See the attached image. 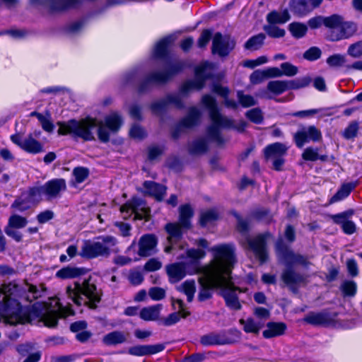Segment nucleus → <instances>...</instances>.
Listing matches in <instances>:
<instances>
[{"instance_id":"1","label":"nucleus","mask_w":362,"mask_h":362,"mask_svg":"<svg viewBox=\"0 0 362 362\" xmlns=\"http://www.w3.org/2000/svg\"><path fill=\"white\" fill-rule=\"evenodd\" d=\"M213 259L202 267L198 281L200 288L198 299L204 301L211 298L212 290H219L226 305L232 309L240 308L237 293L241 291L231 282V271L235 263L234 247L230 245H219L211 249Z\"/></svg>"},{"instance_id":"2","label":"nucleus","mask_w":362,"mask_h":362,"mask_svg":"<svg viewBox=\"0 0 362 362\" xmlns=\"http://www.w3.org/2000/svg\"><path fill=\"white\" fill-rule=\"evenodd\" d=\"M1 294L4 295V300L0 303V320L6 324H24L35 316L40 317L47 327H51L57 324L59 317L73 315L72 310L63 307L56 297L49 299V302L34 304L32 310L28 311L19 302L20 289L14 283L0 286Z\"/></svg>"},{"instance_id":"3","label":"nucleus","mask_w":362,"mask_h":362,"mask_svg":"<svg viewBox=\"0 0 362 362\" xmlns=\"http://www.w3.org/2000/svg\"><path fill=\"white\" fill-rule=\"evenodd\" d=\"M122 124V119L119 115L114 113L105 119V123L98 122L95 119L86 118L79 121L71 120L67 123H59L58 132L59 134H72L84 140H93L95 139V129L98 130V136L100 141L105 142L109 140L110 133L117 132Z\"/></svg>"},{"instance_id":"4","label":"nucleus","mask_w":362,"mask_h":362,"mask_svg":"<svg viewBox=\"0 0 362 362\" xmlns=\"http://www.w3.org/2000/svg\"><path fill=\"white\" fill-rule=\"evenodd\" d=\"M66 188V181L64 179L51 180L41 187L31 189L28 194H25L17 199L12 204V207L19 211L26 210L31 204L39 202L42 195L45 196L47 199L56 198L62 192L65 191Z\"/></svg>"},{"instance_id":"5","label":"nucleus","mask_w":362,"mask_h":362,"mask_svg":"<svg viewBox=\"0 0 362 362\" xmlns=\"http://www.w3.org/2000/svg\"><path fill=\"white\" fill-rule=\"evenodd\" d=\"M202 103L209 111L211 124L208 129V136L212 140L221 144V130L223 128H233L239 132L243 131L247 127V123L240 121L238 124L222 116L218 111L216 100L210 95H204L202 98Z\"/></svg>"},{"instance_id":"6","label":"nucleus","mask_w":362,"mask_h":362,"mask_svg":"<svg viewBox=\"0 0 362 362\" xmlns=\"http://www.w3.org/2000/svg\"><path fill=\"white\" fill-rule=\"evenodd\" d=\"M66 294L77 305H88L90 308H95L96 303L100 301V296L96 286L90 280H85L81 284L74 282L66 287Z\"/></svg>"},{"instance_id":"7","label":"nucleus","mask_w":362,"mask_h":362,"mask_svg":"<svg viewBox=\"0 0 362 362\" xmlns=\"http://www.w3.org/2000/svg\"><path fill=\"white\" fill-rule=\"evenodd\" d=\"M192 216L193 210L189 204L180 206L179 221L177 223H170L165 226V230L168 233L167 240L170 245L164 248L165 252L170 253L176 248V244L182 235V230L190 227V221Z\"/></svg>"},{"instance_id":"8","label":"nucleus","mask_w":362,"mask_h":362,"mask_svg":"<svg viewBox=\"0 0 362 362\" xmlns=\"http://www.w3.org/2000/svg\"><path fill=\"white\" fill-rule=\"evenodd\" d=\"M329 40L337 42L349 39L355 35L358 31V25L353 21H345L344 18L337 14L329 16L327 21Z\"/></svg>"},{"instance_id":"9","label":"nucleus","mask_w":362,"mask_h":362,"mask_svg":"<svg viewBox=\"0 0 362 362\" xmlns=\"http://www.w3.org/2000/svg\"><path fill=\"white\" fill-rule=\"evenodd\" d=\"M116 243L117 240L112 236H102L94 241H86L81 247V255L90 259L107 257Z\"/></svg>"},{"instance_id":"10","label":"nucleus","mask_w":362,"mask_h":362,"mask_svg":"<svg viewBox=\"0 0 362 362\" xmlns=\"http://www.w3.org/2000/svg\"><path fill=\"white\" fill-rule=\"evenodd\" d=\"M202 267L197 262H177L168 265L166 272L170 281L176 283L182 279L187 274L193 275L199 273Z\"/></svg>"},{"instance_id":"11","label":"nucleus","mask_w":362,"mask_h":362,"mask_svg":"<svg viewBox=\"0 0 362 362\" xmlns=\"http://www.w3.org/2000/svg\"><path fill=\"white\" fill-rule=\"evenodd\" d=\"M120 211L124 218L134 214V219L148 220L150 210L146 203L141 199L133 198L132 200L120 207Z\"/></svg>"},{"instance_id":"12","label":"nucleus","mask_w":362,"mask_h":362,"mask_svg":"<svg viewBox=\"0 0 362 362\" xmlns=\"http://www.w3.org/2000/svg\"><path fill=\"white\" fill-rule=\"evenodd\" d=\"M213 66L208 62H204L195 69V80L185 83L181 89V93L185 94L192 89H200L204 86L205 78L210 76Z\"/></svg>"},{"instance_id":"13","label":"nucleus","mask_w":362,"mask_h":362,"mask_svg":"<svg viewBox=\"0 0 362 362\" xmlns=\"http://www.w3.org/2000/svg\"><path fill=\"white\" fill-rule=\"evenodd\" d=\"M288 147L281 143H274L264 148V155L267 160L272 161L275 170H281L284 163L283 157L286 155Z\"/></svg>"},{"instance_id":"14","label":"nucleus","mask_w":362,"mask_h":362,"mask_svg":"<svg viewBox=\"0 0 362 362\" xmlns=\"http://www.w3.org/2000/svg\"><path fill=\"white\" fill-rule=\"evenodd\" d=\"M321 138L320 131L314 126L303 127L294 134V141L299 148L310 141H318Z\"/></svg>"},{"instance_id":"15","label":"nucleus","mask_w":362,"mask_h":362,"mask_svg":"<svg viewBox=\"0 0 362 362\" xmlns=\"http://www.w3.org/2000/svg\"><path fill=\"white\" fill-rule=\"evenodd\" d=\"M309 83V80L303 78L296 81H272L268 83L267 89L274 95H280L288 89H298L305 87Z\"/></svg>"},{"instance_id":"16","label":"nucleus","mask_w":362,"mask_h":362,"mask_svg":"<svg viewBox=\"0 0 362 362\" xmlns=\"http://www.w3.org/2000/svg\"><path fill=\"white\" fill-rule=\"evenodd\" d=\"M12 142L29 153L36 154L43 151L42 145L31 135L23 139L19 134L11 136Z\"/></svg>"},{"instance_id":"17","label":"nucleus","mask_w":362,"mask_h":362,"mask_svg":"<svg viewBox=\"0 0 362 362\" xmlns=\"http://www.w3.org/2000/svg\"><path fill=\"white\" fill-rule=\"evenodd\" d=\"M354 214L353 210H349L342 213L332 216L333 221L341 226L343 231L348 235L354 233L356 230V226L352 221L349 220Z\"/></svg>"},{"instance_id":"18","label":"nucleus","mask_w":362,"mask_h":362,"mask_svg":"<svg viewBox=\"0 0 362 362\" xmlns=\"http://www.w3.org/2000/svg\"><path fill=\"white\" fill-rule=\"evenodd\" d=\"M158 244V239L153 234L141 236L139 242L138 254L142 257H147L153 253Z\"/></svg>"},{"instance_id":"19","label":"nucleus","mask_w":362,"mask_h":362,"mask_svg":"<svg viewBox=\"0 0 362 362\" xmlns=\"http://www.w3.org/2000/svg\"><path fill=\"white\" fill-rule=\"evenodd\" d=\"M173 305L175 310H177V312L171 313L168 317L162 320L163 324L165 326L173 325L177 323L181 317L185 318L189 315V313L185 309L182 300H173Z\"/></svg>"},{"instance_id":"20","label":"nucleus","mask_w":362,"mask_h":362,"mask_svg":"<svg viewBox=\"0 0 362 362\" xmlns=\"http://www.w3.org/2000/svg\"><path fill=\"white\" fill-rule=\"evenodd\" d=\"M234 47V42L229 39L223 38L220 33H216L213 39L212 49L221 56L226 55Z\"/></svg>"},{"instance_id":"21","label":"nucleus","mask_w":362,"mask_h":362,"mask_svg":"<svg viewBox=\"0 0 362 362\" xmlns=\"http://www.w3.org/2000/svg\"><path fill=\"white\" fill-rule=\"evenodd\" d=\"M267 237H269L268 234L259 235L249 242L251 250L262 262H264L267 257L265 250V242Z\"/></svg>"},{"instance_id":"22","label":"nucleus","mask_w":362,"mask_h":362,"mask_svg":"<svg viewBox=\"0 0 362 362\" xmlns=\"http://www.w3.org/2000/svg\"><path fill=\"white\" fill-rule=\"evenodd\" d=\"M163 349V346L157 345H138L130 347L128 353L133 356H141L145 355L155 354Z\"/></svg>"},{"instance_id":"23","label":"nucleus","mask_w":362,"mask_h":362,"mask_svg":"<svg viewBox=\"0 0 362 362\" xmlns=\"http://www.w3.org/2000/svg\"><path fill=\"white\" fill-rule=\"evenodd\" d=\"M143 186L144 192L157 200H161L165 194V187L154 182L146 181Z\"/></svg>"},{"instance_id":"24","label":"nucleus","mask_w":362,"mask_h":362,"mask_svg":"<svg viewBox=\"0 0 362 362\" xmlns=\"http://www.w3.org/2000/svg\"><path fill=\"white\" fill-rule=\"evenodd\" d=\"M287 327L284 322H269L262 334L264 338L276 337L284 334Z\"/></svg>"},{"instance_id":"25","label":"nucleus","mask_w":362,"mask_h":362,"mask_svg":"<svg viewBox=\"0 0 362 362\" xmlns=\"http://www.w3.org/2000/svg\"><path fill=\"white\" fill-rule=\"evenodd\" d=\"M305 321L315 325L329 326L332 324L333 319L325 313H311L305 317Z\"/></svg>"},{"instance_id":"26","label":"nucleus","mask_w":362,"mask_h":362,"mask_svg":"<svg viewBox=\"0 0 362 362\" xmlns=\"http://www.w3.org/2000/svg\"><path fill=\"white\" fill-rule=\"evenodd\" d=\"M276 250L279 255H281L288 263L300 264L303 265L307 263L306 259L303 257L295 255L286 248L282 249L281 243H277Z\"/></svg>"},{"instance_id":"27","label":"nucleus","mask_w":362,"mask_h":362,"mask_svg":"<svg viewBox=\"0 0 362 362\" xmlns=\"http://www.w3.org/2000/svg\"><path fill=\"white\" fill-rule=\"evenodd\" d=\"M161 309L160 304L146 307L141 310L139 316L145 321H155L159 319Z\"/></svg>"},{"instance_id":"28","label":"nucleus","mask_w":362,"mask_h":362,"mask_svg":"<svg viewBox=\"0 0 362 362\" xmlns=\"http://www.w3.org/2000/svg\"><path fill=\"white\" fill-rule=\"evenodd\" d=\"M290 19V15L287 10L281 11L270 12L267 16V20L270 24H281L285 23Z\"/></svg>"},{"instance_id":"29","label":"nucleus","mask_w":362,"mask_h":362,"mask_svg":"<svg viewBox=\"0 0 362 362\" xmlns=\"http://www.w3.org/2000/svg\"><path fill=\"white\" fill-rule=\"evenodd\" d=\"M356 186V183L349 182L344 184L338 192L330 199L329 203L332 204L341 201L347 197L351 190Z\"/></svg>"},{"instance_id":"30","label":"nucleus","mask_w":362,"mask_h":362,"mask_svg":"<svg viewBox=\"0 0 362 362\" xmlns=\"http://www.w3.org/2000/svg\"><path fill=\"white\" fill-rule=\"evenodd\" d=\"M76 0H47V5L53 11H60L75 5Z\"/></svg>"},{"instance_id":"31","label":"nucleus","mask_w":362,"mask_h":362,"mask_svg":"<svg viewBox=\"0 0 362 362\" xmlns=\"http://www.w3.org/2000/svg\"><path fill=\"white\" fill-rule=\"evenodd\" d=\"M127 334L122 332H112L103 337V342L107 345H115L126 341Z\"/></svg>"},{"instance_id":"32","label":"nucleus","mask_w":362,"mask_h":362,"mask_svg":"<svg viewBox=\"0 0 362 362\" xmlns=\"http://www.w3.org/2000/svg\"><path fill=\"white\" fill-rule=\"evenodd\" d=\"M83 270L76 267H66L57 272L56 276L62 279H73L81 276Z\"/></svg>"},{"instance_id":"33","label":"nucleus","mask_w":362,"mask_h":362,"mask_svg":"<svg viewBox=\"0 0 362 362\" xmlns=\"http://www.w3.org/2000/svg\"><path fill=\"white\" fill-rule=\"evenodd\" d=\"M240 322L243 325L245 332L254 334H257L264 325L263 322L255 321L251 318L247 319L246 320L242 319L240 320Z\"/></svg>"},{"instance_id":"34","label":"nucleus","mask_w":362,"mask_h":362,"mask_svg":"<svg viewBox=\"0 0 362 362\" xmlns=\"http://www.w3.org/2000/svg\"><path fill=\"white\" fill-rule=\"evenodd\" d=\"M179 290L183 292L187 297V300L191 302L193 300L196 291V284L194 280H187L179 287Z\"/></svg>"},{"instance_id":"35","label":"nucleus","mask_w":362,"mask_h":362,"mask_svg":"<svg viewBox=\"0 0 362 362\" xmlns=\"http://www.w3.org/2000/svg\"><path fill=\"white\" fill-rule=\"evenodd\" d=\"M200 112L199 110L196 107H192L189 110L188 115L182 121V125L185 127H191L198 122Z\"/></svg>"},{"instance_id":"36","label":"nucleus","mask_w":362,"mask_h":362,"mask_svg":"<svg viewBox=\"0 0 362 362\" xmlns=\"http://www.w3.org/2000/svg\"><path fill=\"white\" fill-rule=\"evenodd\" d=\"M292 10L296 15L303 16L309 13L311 9L305 0H293L292 3Z\"/></svg>"},{"instance_id":"37","label":"nucleus","mask_w":362,"mask_h":362,"mask_svg":"<svg viewBox=\"0 0 362 362\" xmlns=\"http://www.w3.org/2000/svg\"><path fill=\"white\" fill-rule=\"evenodd\" d=\"M288 29L291 35L296 38L303 37L308 30L306 25L297 22L291 23Z\"/></svg>"},{"instance_id":"38","label":"nucleus","mask_w":362,"mask_h":362,"mask_svg":"<svg viewBox=\"0 0 362 362\" xmlns=\"http://www.w3.org/2000/svg\"><path fill=\"white\" fill-rule=\"evenodd\" d=\"M73 182L74 185L84 182L88 177L89 171L87 168L83 167L75 168L72 173Z\"/></svg>"},{"instance_id":"39","label":"nucleus","mask_w":362,"mask_h":362,"mask_svg":"<svg viewBox=\"0 0 362 362\" xmlns=\"http://www.w3.org/2000/svg\"><path fill=\"white\" fill-rule=\"evenodd\" d=\"M265 35L264 34H258L250 38L245 43V47L250 50H256L261 47Z\"/></svg>"},{"instance_id":"40","label":"nucleus","mask_w":362,"mask_h":362,"mask_svg":"<svg viewBox=\"0 0 362 362\" xmlns=\"http://www.w3.org/2000/svg\"><path fill=\"white\" fill-rule=\"evenodd\" d=\"M237 98L238 103L243 107H248L257 104V100L252 95L245 94L242 91H238Z\"/></svg>"},{"instance_id":"41","label":"nucleus","mask_w":362,"mask_h":362,"mask_svg":"<svg viewBox=\"0 0 362 362\" xmlns=\"http://www.w3.org/2000/svg\"><path fill=\"white\" fill-rule=\"evenodd\" d=\"M27 223L28 221L25 217L17 214H13L9 218L7 227L19 229L24 228Z\"/></svg>"},{"instance_id":"42","label":"nucleus","mask_w":362,"mask_h":362,"mask_svg":"<svg viewBox=\"0 0 362 362\" xmlns=\"http://www.w3.org/2000/svg\"><path fill=\"white\" fill-rule=\"evenodd\" d=\"M223 334L224 335L223 337L225 338L226 344H231L238 341L241 336L240 332L235 329L224 331Z\"/></svg>"},{"instance_id":"43","label":"nucleus","mask_w":362,"mask_h":362,"mask_svg":"<svg viewBox=\"0 0 362 362\" xmlns=\"http://www.w3.org/2000/svg\"><path fill=\"white\" fill-rule=\"evenodd\" d=\"M170 42V38H165L158 42L153 49L155 57H160L164 55Z\"/></svg>"},{"instance_id":"44","label":"nucleus","mask_w":362,"mask_h":362,"mask_svg":"<svg viewBox=\"0 0 362 362\" xmlns=\"http://www.w3.org/2000/svg\"><path fill=\"white\" fill-rule=\"evenodd\" d=\"M282 279L287 285H293L302 281V278L291 270L285 271L282 274Z\"/></svg>"},{"instance_id":"45","label":"nucleus","mask_w":362,"mask_h":362,"mask_svg":"<svg viewBox=\"0 0 362 362\" xmlns=\"http://www.w3.org/2000/svg\"><path fill=\"white\" fill-rule=\"evenodd\" d=\"M31 115H34L38 119V120L41 123L42 128L46 132H50L53 130L54 126L52 122L50 121L49 117L45 116L37 112H32Z\"/></svg>"},{"instance_id":"46","label":"nucleus","mask_w":362,"mask_h":362,"mask_svg":"<svg viewBox=\"0 0 362 362\" xmlns=\"http://www.w3.org/2000/svg\"><path fill=\"white\" fill-rule=\"evenodd\" d=\"M345 57L339 54H333L327 59V63L331 67L341 66L345 64Z\"/></svg>"},{"instance_id":"47","label":"nucleus","mask_w":362,"mask_h":362,"mask_svg":"<svg viewBox=\"0 0 362 362\" xmlns=\"http://www.w3.org/2000/svg\"><path fill=\"white\" fill-rule=\"evenodd\" d=\"M218 218V213L214 209L203 211L201 214L200 223L202 226L216 220Z\"/></svg>"},{"instance_id":"48","label":"nucleus","mask_w":362,"mask_h":362,"mask_svg":"<svg viewBox=\"0 0 362 362\" xmlns=\"http://www.w3.org/2000/svg\"><path fill=\"white\" fill-rule=\"evenodd\" d=\"M187 257L190 259L189 262H197L199 264V260L203 259L206 252L202 249H190L186 252Z\"/></svg>"},{"instance_id":"49","label":"nucleus","mask_w":362,"mask_h":362,"mask_svg":"<svg viewBox=\"0 0 362 362\" xmlns=\"http://www.w3.org/2000/svg\"><path fill=\"white\" fill-rule=\"evenodd\" d=\"M347 54L354 58H360L362 57V40L358 41L349 45L347 49Z\"/></svg>"},{"instance_id":"50","label":"nucleus","mask_w":362,"mask_h":362,"mask_svg":"<svg viewBox=\"0 0 362 362\" xmlns=\"http://www.w3.org/2000/svg\"><path fill=\"white\" fill-rule=\"evenodd\" d=\"M358 131V123L356 122H351L349 126L344 129L343 136L346 139H351L354 138Z\"/></svg>"},{"instance_id":"51","label":"nucleus","mask_w":362,"mask_h":362,"mask_svg":"<svg viewBox=\"0 0 362 362\" xmlns=\"http://www.w3.org/2000/svg\"><path fill=\"white\" fill-rule=\"evenodd\" d=\"M25 291H28V293L26 297L28 301H32L33 299H36L41 296V293L43 292L42 290L37 288L35 286L31 284H26Z\"/></svg>"},{"instance_id":"52","label":"nucleus","mask_w":362,"mask_h":362,"mask_svg":"<svg viewBox=\"0 0 362 362\" xmlns=\"http://www.w3.org/2000/svg\"><path fill=\"white\" fill-rule=\"evenodd\" d=\"M329 19V16L328 17H322V16H315L310 18L308 24L309 27L312 29H315L320 28L321 25H324L327 28V21Z\"/></svg>"},{"instance_id":"53","label":"nucleus","mask_w":362,"mask_h":362,"mask_svg":"<svg viewBox=\"0 0 362 362\" xmlns=\"http://www.w3.org/2000/svg\"><path fill=\"white\" fill-rule=\"evenodd\" d=\"M246 117L252 122L259 124L263 119L261 110L258 108L252 109L246 112Z\"/></svg>"},{"instance_id":"54","label":"nucleus","mask_w":362,"mask_h":362,"mask_svg":"<svg viewBox=\"0 0 362 362\" xmlns=\"http://www.w3.org/2000/svg\"><path fill=\"white\" fill-rule=\"evenodd\" d=\"M280 69L282 76H293L298 73V68L289 62L282 63Z\"/></svg>"},{"instance_id":"55","label":"nucleus","mask_w":362,"mask_h":362,"mask_svg":"<svg viewBox=\"0 0 362 362\" xmlns=\"http://www.w3.org/2000/svg\"><path fill=\"white\" fill-rule=\"evenodd\" d=\"M265 31L272 37H282L285 35V30L274 25V24H271L266 27Z\"/></svg>"},{"instance_id":"56","label":"nucleus","mask_w":362,"mask_h":362,"mask_svg":"<svg viewBox=\"0 0 362 362\" xmlns=\"http://www.w3.org/2000/svg\"><path fill=\"white\" fill-rule=\"evenodd\" d=\"M320 56L321 50L316 47H310L303 54V57L309 61L317 60Z\"/></svg>"},{"instance_id":"57","label":"nucleus","mask_w":362,"mask_h":362,"mask_svg":"<svg viewBox=\"0 0 362 362\" xmlns=\"http://www.w3.org/2000/svg\"><path fill=\"white\" fill-rule=\"evenodd\" d=\"M341 288L344 293L348 296H354L356 291V284L353 281H344Z\"/></svg>"},{"instance_id":"58","label":"nucleus","mask_w":362,"mask_h":362,"mask_svg":"<svg viewBox=\"0 0 362 362\" xmlns=\"http://www.w3.org/2000/svg\"><path fill=\"white\" fill-rule=\"evenodd\" d=\"M267 78L264 70H256L255 71L250 77V82L252 84H258L264 81Z\"/></svg>"},{"instance_id":"59","label":"nucleus","mask_w":362,"mask_h":362,"mask_svg":"<svg viewBox=\"0 0 362 362\" xmlns=\"http://www.w3.org/2000/svg\"><path fill=\"white\" fill-rule=\"evenodd\" d=\"M207 149L206 141L204 139L196 141L191 148V151L194 153H202Z\"/></svg>"},{"instance_id":"60","label":"nucleus","mask_w":362,"mask_h":362,"mask_svg":"<svg viewBox=\"0 0 362 362\" xmlns=\"http://www.w3.org/2000/svg\"><path fill=\"white\" fill-rule=\"evenodd\" d=\"M148 294L154 300H160L165 296V291L162 288L153 287L149 289Z\"/></svg>"},{"instance_id":"61","label":"nucleus","mask_w":362,"mask_h":362,"mask_svg":"<svg viewBox=\"0 0 362 362\" xmlns=\"http://www.w3.org/2000/svg\"><path fill=\"white\" fill-rule=\"evenodd\" d=\"M200 342L204 346H215L217 344L216 341L215 332H211L202 336L200 339Z\"/></svg>"},{"instance_id":"62","label":"nucleus","mask_w":362,"mask_h":362,"mask_svg":"<svg viewBox=\"0 0 362 362\" xmlns=\"http://www.w3.org/2000/svg\"><path fill=\"white\" fill-rule=\"evenodd\" d=\"M303 158L305 160H316L318 159L317 149L307 148L302 154Z\"/></svg>"},{"instance_id":"63","label":"nucleus","mask_w":362,"mask_h":362,"mask_svg":"<svg viewBox=\"0 0 362 362\" xmlns=\"http://www.w3.org/2000/svg\"><path fill=\"white\" fill-rule=\"evenodd\" d=\"M129 134L135 139H141L146 136V132L141 127L134 125L130 129Z\"/></svg>"},{"instance_id":"64","label":"nucleus","mask_w":362,"mask_h":362,"mask_svg":"<svg viewBox=\"0 0 362 362\" xmlns=\"http://www.w3.org/2000/svg\"><path fill=\"white\" fill-rule=\"evenodd\" d=\"M128 278L131 284L134 285H139L144 280L142 274L140 272L136 270L130 272Z\"/></svg>"}]
</instances>
